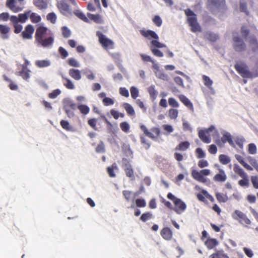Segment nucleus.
<instances>
[{"instance_id":"nucleus-1","label":"nucleus","mask_w":258,"mask_h":258,"mask_svg":"<svg viewBox=\"0 0 258 258\" xmlns=\"http://www.w3.org/2000/svg\"><path fill=\"white\" fill-rule=\"evenodd\" d=\"M30 13L31 11H29L24 14H19L18 17L12 16L10 17V20L13 23L15 28V33H19L22 31L23 27L19 24V22L25 23L28 19Z\"/></svg>"},{"instance_id":"nucleus-2","label":"nucleus","mask_w":258,"mask_h":258,"mask_svg":"<svg viewBox=\"0 0 258 258\" xmlns=\"http://www.w3.org/2000/svg\"><path fill=\"white\" fill-rule=\"evenodd\" d=\"M167 197L173 201L174 207L173 210L178 214H181L186 208V204L180 199L175 197L172 194L169 192L167 194Z\"/></svg>"},{"instance_id":"nucleus-3","label":"nucleus","mask_w":258,"mask_h":258,"mask_svg":"<svg viewBox=\"0 0 258 258\" xmlns=\"http://www.w3.org/2000/svg\"><path fill=\"white\" fill-rule=\"evenodd\" d=\"M232 217L240 224L245 227H248L251 224V220L247 217L246 214L240 210H235L232 214Z\"/></svg>"},{"instance_id":"nucleus-4","label":"nucleus","mask_w":258,"mask_h":258,"mask_svg":"<svg viewBox=\"0 0 258 258\" xmlns=\"http://www.w3.org/2000/svg\"><path fill=\"white\" fill-rule=\"evenodd\" d=\"M140 33L145 37L148 38H151L155 39L151 42V43L153 46H154L157 48H162L166 46L165 44H162L157 41L159 37L154 31L150 30H141Z\"/></svg>"},{"instance_id":"nucleus-5","label":"nucleus","mask_w":258,"mask_h":258,"mask_svg":"<svg viewBox=\"0 0 258 258\" xmlns=\"http://www.w3.org/2000/svg\"><path fill=\"white\" fill-rule=\"evenodd\" d=\"M185 13L187 16V20L191 27V30L195 33L201 31V27L197 23L196 15L193 12L187 9L185 11Z\"/></svg>"},{"instance_id":"nucleus-6","label":"nucleus","mask_w":258,"mask_h":258,"mask_svg":"<svg viewBox=\"0 0 258 258\" xmlns=\"http://www.w3.org/2000/svg\"><path fill=\"white\" fill-rule=\"evenodd\" d=\"M233 46L234 50L238 52H241L246 49L245 43L238 36H233Z\"/></svg>"},{"instance_id":"nucleus-7","label":"nucleus","mask_w":258,"mask_h":258,"mask_svg":"<svg viewBox=\"0 0 258 258\" xmlns=\"http://www.w3.org/2000/svg\"><path fill=\"white\" fill-rule=\"evenodd\" d=\"M236 71L243 78H250L251 73L247 69V67L243 63L236 64L235 66Z\"/></svg>"},{"instance_id":"nucleus-8","label":"nucleus","mask_w":258,"mask_h":258,"mask_svg":"<svg viewBox=\"0 0 258 258\" xmlns=\"http://www.w3.org/2000/svg\"><path fill=\"white\" fill-rule=\"evenodd\" d=\"M224 5V0H208L209 9L213 12H217Z\"/></svg>"},{"instance_id":"nucleus-9","label":"nucleus","mask_w":258,"mask_h":258,"mask_svg":"<svg viewBox=\"0 0 258 258\" xmlns=\"http://www.w3.org/2000/svg\"><path fill=\"white\" fill-rule=\"evenodd\" d=\"M214 130L215 127L213 125H211L208 128L204 130H200L199 131V137L204 143H210L211 142V139L206 135V134H208Z\"/></svg>"},{"instance_id":"nucleus-10","label":"nucleus","mask_w":258,"mask_h":258,"mask_svg":"<svg viewBox=\"0 0 258 258\" xmlns=\"http://www.w3.org/2000/svg\"><path fill=\"white\" fill-rule=\"evenodd\" d=\"M197 197L200 201L203 202L206 201V198L209 199L212 202L214 201L213 197L205 190H202L201 192L197 194Z\"/></svg>"},{"instance_id":"nucleus-11","label":"nucleus","mask_w":258,"mask_h":258,"mask_svg":"<svg viewBox=\"0 0 258 258\" xmlns=\"http://www.w3.org/2000/svg\"><path fill=\"white\" fill-rule=\"evenodd\" d=\"M96 35L99 38L100 43H101L104 47H107L113 44L111 40L106 38L101 32L99 31L97 32Z\"/></svg>"},{"instance_id":"nucleus-12","label":"nucleus","mask_w":258,"mask_h":258,"mask_svg":"<svg viewBox=\"0 0 258 258\" xmlns=\"http://www.w3.org/2000/svg\"><path fill=\"white\" fill-rule=\"evenodd\" d=\"M160 235L163 239L170 240L173 237L172 230L169 227H164L160 231Z\"/></svg>"},{"instance_id":"nucleus-13","label":"nucleus","mask_w":258,"mask_h":258,"mask_svg":"<svg viewBox=\"0 0 258 258\" xmlns=\"http://www.w3.org/2000/svg\"><path fill=\"white\" fill-rule=\"evenodd\" d=\"M61 13L64 16H69L72 15V11L68 5L64 3H61L58 5Z\"/></svg>"},{"instance_id":"nucleus-14","label":"nucleus","mask_w":258,"mask_h":258,"mask_svg":"<svg viewBox=\"0 0 258 258\" xmlns=\"http://www.w3.org/2000/svg\"><path fill=\"white\" fill-rule=\"evenodd\" d=\"M34 31V28L31 25H28L25 30L22 32V35L24 39H30L32 38V34Z\"/></svg>"},{"instance_id":"nucleus-15","label":"nucleus","mask_w":258,"mask_h":258,"mask_svg":"<svg viewBox=\"0 0 258 258\" xmlns=\"http://www.w3.org/2000/svg\"><path fill=\"white\" fill-rule=\"evenodd\" d=\"M37 42L43 47H46L52 44L53 42V38L49 37L48 38L44 39L43 37H40L38 38Z\"/></svg>"},{"instance_id":"nucleus-16","label":"nucleus","mask_w":258,"mask_h":258,"mask_svg":"<svg viewBox=\"0 0 258 258\" xmlns=\"http://www.w3.org/2000/svg\"><path fill=\"white\" fill-rule=\"evenodd\" d=\"M223 135V137L221 140L223 143H226V142H228V143L232 147H235V145L232 140V136L231 134L227 132L223 131L222 133Z\"/></svg>"},{"instance_id":"nucleus-17","label":"nucleus","mask_w":258,"mask_h":258,"mask_svg":"<svg viewBox=\"0 0 258 258\" xmlns=\"http://www.w3.org/2000/svg\"><path fill=\"white\" fill-rule=\"evenodd\" d=\"M205 245L209 249H212L218 245V241L215 238H208L205 241Z\"/></svg>"},{"instance_id":"nucleus-18","label":"nucleus","mask_w":258,"mask_h":258,"mask_svg":"<svg viewBox=\"0 0 258 258\" xmlns=\"http://www.w3.org/2000/svg\"><path fill=\"white\" fill-rule=\"evenodd\" d=\"M210 172V170L208 169H203L200 171L194 170L192 171V175L193 177H203V176L209 175Z\"/></svg>"},{"instance_id":"nucleus-19","label":"nucleus","mask_w":258,"mask_h":258,"mask_svg":"<svg viewBox=\"0 0 258 258\" xmlns=\"http://www.w3.org/2000/svg\"><path fill=\"white\" fill-rule=\"evenodd\" d=\"M209 258H229V257L223 250H218L211 254Z\"/></svg>"},{"instance_id":"nucleus-20","label":"nucleus","mask_w":258,"mask_h":258,"mask_svg":"<svg viewBox=\"0 0 258 258\" xmlns=\"http://www.w3.org/2000/svg\"><path fill=\"white\" fill-rule=\"evenodd\" d=\"M69 74L76 80H80L81 79L80 71L79 70L71 69L69 70Z\"/></svg>"},{"instance_id":"nucleus-21","label":"nucleus","mask_w":258,"mask_h":258,"mask_svg":"<svg viewBox=\"0 0 258 258\" xmlns=\"http://www.w3.org/2000/svg\"><path fill=\"white\" fill-rule=\"evenodd\" d=\"M35 65L38 68H45L48 67L51 65V62L49 60H37L35 62Z\"/></svg>"},{"instance_id":"nucleus-22","label":"nucleus","mask_w":258,"mask_h":258,"mask_svg":"<svg viewBox=\"0 0 258 258\" xmlns=\"http://www.w3.org/2000/svg\"><path fill=\"white\" fill-rule=\"evenodd\" d=\"M47 29L43 26H39L37 28L36 31V40L40 37H43V36L46 33Z\"/></svg>"},{"instance_id":"nucleus-23","label":"nucleus","mask_w":258,"mask_h":258,"mask_svg":"<svg viewBox=\"0 0 258 258\" xmlns=\"http://www.w3.org/2000/svg\"><path fill=\"white\" fill-rule=\"evenodd\" d=\"M179 98L180 100L189 109L193 110V106L191 102L189 101V100L186 98L183 95H180L179 96Z\"/></svg>"},{"instance_id":"nucleus-24","label":"nucleus","mask_w":258,"mask_h":258,"mask_svg":"<svg viewBox=\"0 0 258 258\" xmlns=\"http://www.w3.org/2000/svg\"><path fill=\"white\" fill-rule=\"evenodd\" d=\"M215 196L217 201L219 203H225L228 201V197L225 194H224L223 193L217 192Z\"/></svg>"},{"instance_id":"nucleus-25","label":"nucleus","mask_w":258,"mask_h":258,"mask_svg":"<svg viewBox=\"0 0 258 258\" xmlns=\"http://www.w3.org/2000/svg\"><path fill=\"white\" fill-rule=\"evenodd\" d=\"M205 38L210 41L214 42L219 38V36L212 32H207L205 34Z\"/></svg>"},{"instance_id":"nucleus-26","label":"nucleus","mask_w":258,"mask_h":258,"mask_svg":"<svg viewBox=\"0 0 258 258\" xmlns=\"http://www.w3.org/2000/svg\"><path fill=\"white\" fill-rule=\"evenodd\" d=\"M122 106L129 115H134L135 114L133 107L130 104L127 103H124L122 104Z\"/></svg>"},{"instance_id":"nucleus-27","label":"nucleus","mask_w":258,"mask_h":258,"mask_svg":"<svg viewBox=\"0 0 258 258\" xmlns=\"http://www.w3.org/2000/svg\"><path fill=\"white\" fill-rule=\"evenodd\" d=\"M34 5L40 9L47 8V4L43 0H34Z\"/></svg>"},{"instance_id":"nucleus-28","label":"nucleus","mask_w":258,"mask_h":258,"mask_svg":"<svg viewBox=\"0 0 258 258\" xmlns=\"http://www.w3.org/2000/svg\"><path fill=\"white\" fill-rule=\"evenodd\" d=\"M87 15L90 19L94 21L96 23H101L102 22V20L99 15H93L90 13H88Z\"/></svg>"},{"instance_id":"nucleus-29","label":"nucleus","mask_w":258,"mask_h":258,"mask_svg":"<svg viewBox=\"0 0 258 258\" xmlns=\"http://www.w3.org/2000/svg\"><path fill=\"white\" fill-rule=\"evenodd\" d=\"M74 14L79 18L86 23H89V19L85 16V15L79 10H77L74 12Z\"/></svg>"},{"instance_id":"nucleus-30","label":"nucleus","mask_w":258,"mask_h":258,"mask_svg":"<svg viewBox=\"0 0 258 258\" xmlns=\"http://www.w3.org/2000/svg\"><path fill=\"white\" fill-rule=\"evenodd\" d=\"M63 106H67V107H70L71 109H76V104L73 103L69 98H66L63 100Z\"/></svg>"},{"instance_id":"nucleus-31","label":"nucleus","mask_w":258,"mask_h":258,"mask_svg":"<svg viewBox=\"0 0 258 258\" xmlns=\"http://www.w3.org/2000/svg\"><path fill=\"white\" fill-rule=\"evenodd\" d=\"M153 217V215L151 213L148 212L145 213H143L141 217L140 220L144 222H146L147 220L151 219Z\"/></svg>"},{"instance_id":"nucleus-32","label":"nucleus","mask_w":258,"mask_h":258,"mask_svg":"<svg viewBox=\"0 0 258 258\" xmlns=\"http://www.w3.org/2000/svg\"><path fill=\"white\" fill-rule=\"evenodd\" d=\"M148 90L151 97L155 99L158 95V92L155 89V86H151Z\"/></svg>"},{"instance_id":"nucleus-33","label":"nucleus","mask_w":258,"mask_h":258,"mask_svg":"<svg viewBox=\"0 0 258 258\" xmlns=\"http://www.w3.org/2000/svg\"><path fill=\"white\" fill-rule=\"evenodd\" d=\"M155 74L156 77H157L158 78L164 80V81H168L169 80V77L167 75L160 72V71H157L155 72Z\"/></svg>"},{"instance_id":"nucleus-34","label":"nucleus","mask_w":258,"mask_h":258,"mask_svg":"<svg viewBox=\"0 0 258 258\" xmlns=\"http://www.w3.org/2000/svg\"><path fill=\"white\" fill-rule=\"evenodd\" d=\"M62 78L66 80V82L64 83V85L69 89H74L75 88V85H74L72 80L67 79L62 76Z\"/></svg>"},{"instance_id":"nucleus-35","label":"nucleus","mask_w":258,"mask_h":258,"mask_svg":"<svg viewBox=\"0 0 258 258\" xmlns=\"http://www.w3.org/2000/svg\"><path fill=\"white\" fill-rule=\"evenodd\" d=\"M234 170L241 177H246V174L244 170L239 166H235L234 168Z\"/></svg>"},{"instance_id":"nucleus-36","label":"nucleus","mask_w":258,"mask_h":258,"mask_svg":"<svg viewBox=\"0 0 258 258\" xmlns=\"http://www.w3.org/2000/svg\"><path fill=\"white\" fill-rule=\"evenodd\" d=\"M140 140L142 145L146 150H148L151 146V143L143 136L140 137Z\"/></svg>"},{"instance_id":"nucleus-37","label":"nucleus","mask_w":258,"mask_h":258,"mask_svg":"<svg viewBox=\"0 0 258 258\" xmlns=\"http://www.w3.org/2000/svg\"><path fill=\"white\" fill-rule=\"evenodd\" d=\"M189 146V143L188 142H187V141L183 142L179 144V145L176 148V149H178L179 150L184 151L188 148Z\"/></svg>"},{"instance_id":"nucleus-38","label":"nucleus","mask_w":258,"mask_h":258,"mask_svg":"<svg viewBox=\"0 0 258 258\" xmlns=\"http://www.w3.org/2000/svg\"><path fill=\"white\" fill-rule=\"evenodd\" d=\"M68 63L70 66L73 67H79L80 66V63L75 58H70L68 59Z\"/></svg>"},{"instance_id":"nucleus-39","label":"nucleus","mask_w":258,"mask_h":258,"mask_svg":"<svg viewBox=\"0 0 258 258\" xmlns=\"http://www.w3.org/2000/svg\"><path fill=\"white\" fill-rule=\"evenodd\" d=\"M136 204L138 207L144 208L146 206V203L145 200L142 199H138L136 200Z\"/></svg>"},{"instance_id":"nucleus-40","label":"nucleus","mask_w":258,"mask_h":258,"mask_svg":"<svg viewBox=\"0 0 258 258\" xmlns=\"http://www.w3.org/2000/svg\"><path fill=\"white\" fill-rule=\"evenodd\" d=\"M80 111L85 114H87L90 111L89 108L86 105H80L78 106Z\"/></svg>"},{"instance_id":"nucleus-41","label":"nucleus","mask_w":258,"mask_h":258,"mask_svg":"<svg viewBox=\"0 0 258 258\" xmlns=\"http://www.w3.org/2000/svg\"><path fill=\"white\" fill-rule=\"evenodd\" d=\"M60 124L63 128L68 131H71L72 130V126L70 125L69 122L67 121L62 120L60 122Z\"/></svg>"},{"instance_id":"nucleus-42","label":"nucleus","mask_w":258,"mask_h":258,"mask_svg":"<svg viewBox=\"0 0 258 258\" xmlns=\"http://www.w3.org/2000/svg\"><path fill=\"white\" fill-rule=\"evenodd\" d=\"M131 93L132 97L135 99L138 96L139 90L135 87H132L131 88Z\"/></svg>"},{"instance_id":"nucleus-43","label":"nucleus","mask_w":258,"mask_h":258,"mask_svg":"<svg viewBox=\"0 0 258 258\" xmlns=\"http://www.w3.org/2000/svg\"><path fill=\"white\" fill-rule=\"evenodd\" d=\"M169 115L171 119H175L178 115V110L175 109H170L169 111Z\"/></svg>"},{"instance_id":"nucleus-44","label":"nucleus","mask_w":258,"mask_h":258,"mask_svg":"<svg viewBox=\"0 0 258 258\" xmlns=\"http://www.w3.org/2000/svg\"><path fill=\"white\" fill-rule=\"evenodd\" d=\"M30 17L31 21L33 23H38V22H40L41 20L40 16L36 15V14L34 13H32L31 14Z\"/></svg>"},{"instance_id":"nucleus-45","label":"nucleus","mask_w":258,"mask_h":258,"mask_svg":"<svg viewBox=\"0 0 258 258\" xmlns=\"http://www.w3.org/2000/svg\"><path fill=\"white\" fill-rule=\"evenodd\" d=\"M83 73L87 75V78L89 80H94L95 79V75L92 73L91 70H83Z\"/></svg>"},{"instance_id":"nucleus-46","label":"nucleus","mask_w":258,"mask_h":258,"mask_svg":"<svg viewBox=\"0 0 258 258\" xmlns=\"http://www.w3.org/2000/svg\"><path fill=\"white\" fill-rule=\"evenodd\" d=\"M47 19L54 24L56 21V16L54 13H50L47 15Z\"/></svg>"},{"instance_id":"nucleus-47","label":"nucleus","mask_w":258,"mask_h":258,"mask_svg":"<svg viewBox=\"0 0 258 258\" xmlns=\"http://www.w3.org/2000/svg\"><path fill=\"white\" fill-rule=\"evenodd\" d=\"M219 160L220 162L224 164H227L230 162L229 157L224 155H220Z\"/></svg>"},{"instance_id":"nucleus-48","label":"nucleus","mask_w":258,"mask_h":258,"mask_svg":"<svg viewBox=\"0 0 258 258\" xmlns=\"http://www.w3.org/2000/svg\"><path fill=\"white\" fill-rule=\"evenodd\" d=\"M123 195L127 201H130L132 198V192L128 190H123Z\"/></svg>"},{"instance_id":"nucleus-49","label":"nucleus","mask_w":258,"mask_h":258,"mask_svg":"<svg viewBox=\"0 0 258 258\" xmlns=\"http://www.w3.org/2000/svg\"><path fill=\"white\" fill-rule=\"evenodd\" d=\"M17 74L19 76H22V78L27 80L30 78V74L25 71H21L17 73Z\"/></svg>"},{"instance_id":"nucleus-50","label":"nucleus","mask_w":258,"mask_h":258,"mask_svg":"<svg viewBox=\"0 0 258 258\" xmlns=\"http://www.w3.org/2000/svg\"><path fill=\"white\" fill-rule=\"evenodd\" d=\"M249 42H250L251 47H252L253 50L254 51H255L258 47V45H257L256 40L254 38H250V40H249Z\"/></svg>"},{"instance_id":"nucleus-51","label":"nucleus","mask_w":258,"mask_h":258,"mask_svg":"<svg viewBox=\"0 0 258 258\" xmlns=\"http://www.w3.org/2000/svg\"><path fill=\"white\" fill-rule=\"evenodd\" d=\"M105 151L104 145L102 142H100L96 148V152L97 153H103Z\"/></svg>"},{"instance_id":"nucleus-52","label":"nucleus","mask_w":258,"mask_h":258,"mask_svg":"<svg viewBox=\"0 0 258 258\" xmlns=\"http://www.w3.org/2000/svg\"><path fill=\"white\" fill-rule=\"evenodd\" d=\"M204 84L205 85L207 86L208 87H210V86L212 85V81L207 76H203V77Z\"/></svg>"},{"instance_id":"nucleus-53","label":"nucleus","mask_w":258,"mask_h":258,"mask_svg":"<svg viewBox=\"0 0 258 258\" xmlns=\"http://www.w3.org/2000/svg\"><path fill=\"white\" fill-rule=\"evenodd\" d=\"M256 152V148L254 144L251 143L248 145V152L251 154H254Z\"/></svg>"},{"instance_id":"nucleus-54","label":"nucleus","mask_w":258,"mask_h":258,"mask_svg":"<svg viewBox=\"0 0 258 258\" xmlns=\"http://www.w3.org/2000/svg\"><path fill=\"white\" fill-rule=\"evenodd\" d=\"M62 35L65 38H68L71 35V31L67 27L62 28Z\"/></svg>"},{"instance_id":"nucleus-55","label":"nucleus","mask_w":258,"mask_h":258,"mask_svg":"<svg viewBox=\"0 0 258 258\" xmlns=\"http://www.w3.org/2000/svg\"><path fill=\"white\" fill-rule=\"evenodd\" d=\"M63 109L69 117L72 118L74 116L73 111L71 110L69 107H67V106H63Z\"/></svg>"},{"instance_id":"nucleus-56","label":"nucleus","mask_w":258,"mask_h":258,"mask_svg":"<svg viewBox=\"0 0 258 258\" xmlns=\"http://www.w3.org/2000/svg\"><path fill=\"white\" fill-rule=\"evenodd\" d=\"M243 250L248 257L251 258L253 256V252L251 249L245 247H243Z\"/></svg>"},{"instance_id":"nucleus-57","label":"nucleus","mask_w":258,"mask_h":258,"mask_svg":"<svg viewBox=\"0 0 258 258\" xmlns=\"http://www.w3.org/2000/svg\"><path fill=\"white\" fill-rule=\"evenodd\" d=\"M61 91L59 89H56L53 91L51 93H49V97L51 98H55L59 94H60Z\"/></svg>"},{"instance_id":"nucleus-58","label":"nucleus","mask_w":258,"mask_h":258,"mask_svg":"<svg viewBox=\"0 0 258 258\" xmlns=\"http://www.w3.org/2000/svg\"><path fill=\"white\" fill-rule=\"evenodd\" d=\"M169 104L174 107H178L179 104L177 101L173 98H170L168 100Z\"/></svg>"},{"instance_id":"nucleus-59","label":"nucleus","mask_w":258,"mask_h":258,"mask_svg":"<svg viewBox=\"0 0 258 258\" xmlns=\"http://www.w3.org/2000/svg\"><path fill=\"white\" fill-rule=\"evenodd\" d=\"M121 130L124 132H127L130 128V125L126 122H123L120 124Z\"/></svg>"},{"instance_id":"nucleus-60","label":"nucleus","mask_w":258,"mask_h":258,"mask_svg":"<svg viewBox=\"0 0 258 258\" xmlns=\"http://www.w3.org/2000/svg\"><path fill=\"white\" fill-rule=\"evenodd\" d=\"M196 153L198 154L197 157L198 158H203L205 157V152L200 148H198L196 149Z\"/></svg>"},{"instance_id":"nucleus-61","label":"nucleus","mask_w":258,"mask_h":258,"mask_svg":"<svg viewBox=\"0 0 258 258\" xmlns=\"http://www.w3.org/2000/svg\"><path fill=\"white\" fill-rule=\"evenodd\" d=\"M241 33L243 38H246L248 35L249 31L245 26H243L241 28Z\"/></svg>"},{"instance_id":"nucleus-62","label":"nucleus","mask_w":258,"mask_h":258,"mask_svg":"<svg viewBox=\"0 0 258 258\" xmlns=\"http://www.w3.org/2000/svg\"><path fill=\"white\" fill-rule=\"evenodd\" d=\"M151 49L152 52L155 55L158 57H162L163 56V53L159 49L152 48H151Z\"/></svg>"},{"instance_id":"nucleus-63","label":"nucleus","mask_w":258,"mask_h":258,"mask_svg":"<svg viewBox=\"0 0 258 258\" xmlns=\"http://www.w3.org/2000/svg\"><path fill=\"white\" fill-rule=\"evenodd\" d=\"M103 102L106 105H112L114 103V101L111 98L108 97H104L103 99Z\"/></svg>"},{"instance_id":"nucleus-64","label":"nucleus","mask_w":258,"mask_h":258,"mask_svg":"<svg viewBox=\"0 0 258 258\" xmlns=\"http://www.w3.org/2000/svg\"><path fill=\"white\" fill-rule=\"evenodd\" d=\"M153 21L155 25L158 27L160 26L162 22L161 19L158 16H156L154 17V18L153 19Z\"/></svg>"}]
</instances>
